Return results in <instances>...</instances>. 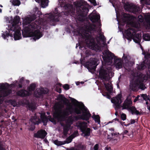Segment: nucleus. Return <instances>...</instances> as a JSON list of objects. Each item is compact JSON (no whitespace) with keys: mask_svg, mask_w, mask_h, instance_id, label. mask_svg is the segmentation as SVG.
<instances>
[{"mask_svg":"<svg viewBox=\"0 0 150 150\" xmlns=\"http://www.w3.org/2000/svg\"><path fill=\"white\" fill-rule=\"evenodd\" d=\"M71 107H68L64 110L63 112V114L64 117H67L69 115V111L68 110H71Z\"/></svg>","mask_w":150,"mask_h":150,"instance_id":"33","label":"nucleus"},{"mask_svg":"<svg viewBox=\"0 0 150 150\" xmlns=\"http://www.w3.org/2000/svg\"><path fill=\"white\" fill-rule=\"evenodd\" d=\"M0 89L2 90L6 89V88L5 84L3 83H0Z\"/></svg>","mask_w":150,"mask_h":150,"instance_id":"48","label":"nucleus"},{"mask_svg":"<svg viewBox=\"0 0 150 150\" xmlns=\"http://www.w3.org/2000/svg\"><path fill=\"white\" fill-rule=\"evenodd\" d=\"M74 120L76 121L75 120V118L74 117V116L72 117V115L70 116L69 117L66 123H68L70 125L72 124Z\"/></svg>","mask_w":150,"mask_h":150,"instance_id":"35","label":"nucleus"},{"mask_svg":"<svg viewBox=\"0 0 150 150\" xmlns=\"http://www.w3.org/2000/svg\"><path fill=\"white\" fill-rule=\"evenodd\" d=\"M129 109L131 111L132 114H135L137 115H140L139 111L137 110L134 107H130Z\"/></svg>","mask_w":150,"mask_h":150,"instance_id":"29","label":"nucleus"},{"mask_svg":"<svg viewBox=\"0 0 150 150\" xmlns=\"http://www.w3.org/2000/svg\"><path fill=\"white\" fill-rule=\"evenodd\" d=\"M61 125L63 127V135L62 136V137L63 138H64V137L66 136L67 135L69 129L70 125L69 123H66V124H64L62 123H61Z\"/></svg>","mask_w":150,"mask_h":150,"instance_id":"14","label":"nucleus"},{"mask_svg":"<svg viewBox=\"0 0 150 150\" xmlns=\"http://www.w3.org/2000/svg\"><path fill=\"white\" fill-rule=\"evenodd\" d=\"M140 97V96L139 95H138L134 99V102L135 103L136 102H137V100H138L139 101L140 99H139V98Z\"/></svg>","mask_w":150,"mask_h":150,"instance_id":"61","label":"nucleus"},{"mask_svg":"<svg viewBox=\"0 0 150 150\" xmlns=\"http://www.w3.org/2000/svg\"><path fill=\"white\" fill-rule=\"evenodd\" d=\"M87 3L84 0H81L78 1L76 6L78 8L80 13L77 16L78 20L80 21H83V18L86 16L88 12L89 11L88 9L86 6Z\"/></svg>","mask_w":150,"mask_h":150,"instance_id":"4","label":"nucleus"},{"mask_svg":"<svg viewBox=\"0 0 150 150\" xmlns=\"http://www.w3.org/2000/svg\"><path fill=\"white\" fill-rule=\"evenodd\" d=\"M45 93L46 91L43 89H41L38 92V95H39V96H42L43 94Z\"/></svg>","mask_w":150,"mask_h":150,"instance_id":"47","label":"nucleus"},{"mask_svg":"<svg viewBox=\"0 0 150 150\" xmlns=\"http://www.w3.org/2000/svg\"><path fill=\"white\" fill-rule=\"evenodd\" d=\"M132 104V101L131 98H129L127 97L123 104L122 110L126 109L128 108L129 105Z\"/></svg>","mask_w":150,"mask_h":150,"instance_id":"20","label":"nucleus"},{"mask_svg":"<svg viewBox=\"0 0 150 150\" xmlns=\"http://www.w3.org/2000/svg\"><path fill=\"white\" fill-rule=\"evenodd\" d=\"M87 123L84 122H80L78 123L77 127L80 128L81 132H84L87 127Z\"/></svg>","mask_w":150,"mask_h":150,"instance_id":"27","label":"nucleus"},{"mask_svg":"<svg viewBox=\"0 0 150 150\" xmlns=\"http://www.w3.org/2000/svg\"><path fill=\"white\" fill-rule=\"evenodd\" d=\"M13 35L15 40H19L21 38L20 32L17 28H15L14 30H11V28H9L8 31H6L5 33L2 34V36L4 39L9 36L12 37Z\"/></svg>","mask_w":150,"mask_h":150,"instance_id":"5","label":"nucleus"},{"mask_svg":"<svg viewBox=\"0 0 150 150\" xmlns=\"http://www.w3.org/2000/svg\"><path fill=\"white\" fill-rule=\"evenodd\" d=\"M63 88L66 90H67L69 89V84H66L63 86Z\"/></svg>","mask_w":150,"mask_h":150,"instance_id":"51","label":"nucleus"},{"mask_svg":"<svg viewBox=\"0 0 150 150\" xmlns=\"http://www.w3.org/2000/svg\"><path fill=\"white\" fill-rule=\"evenodd\" d=\"M121 119L123 120H125L126 119V115L124 113H122L121 115Z\"/></svg>","mask_w":150,"mask_h":150,"instance_id":"52","label":"nucleus"},{"mask_svg":"<svg viewBox=\"0 0 150 150\" xmlns=\"http://www.w3.org/2000/svg\"><path fill=\"white\" fill-rule=\"evenodd\" d=\"M141 97L143 99V100H144L145 101H147V100H149L150 101V99L149 98V96H147L146 94H142L141 95Z\"/></svg>","mask_w":150,"mask_h":150,"instance_id":"39","label":"nucleus"},{"mask_svg":"<svg viewBox=\"0 0 150 150\" xmlns=\"http://www.w3.org/2000/svg\"><path fill=\"white\" fill-rule=\"evenodd\" d=\"M48 0H41L40 2L42 7L43 8H45L48 5Z\"/></svg>","mask_w":150,"mask_h":150,"instance_id":"36","label":"nucleus"},{"mask_svg":"<svg viewBox=\"0 0 150 150\" xmlns=\"http://www.w3.org/2000/svg\"><path fill=\"white\" fill-rule=\"evenodd\" d=\"M98 61L99 60L96 58H91L89 61L86 63L85 66L90 71L95 70L98 65L97 63Z\"/></svg>","mask_w":150,"mask_h":150,"instance_id":"6","label":"nucleus"},{"mask_svg":"<svg viewBox=\"0 0 150 150\" xmlns=\"http://www.w3.org/2000/svg\"><path fill=\"white\" fill-rule=\"evenodd\" d=\"M102 58L104 61L107 62H109L112 61L113 58L115 57L114 54L109 50H105L103 52Z\"/></svg>","mask_w":150,"mask_h":150,"instance_id":"8","label":"nucleus"},{"mask_svg":"<svg viewBox=\"0 0 150 150\" xmlns=\"http://www.w3.org/2000/svg\"><path fill=\"white\" fill-rule=\"evenodd\" d=\"M114 64L117 69H119L122 67V63L120 58L115 57L114 58Z\"/></svg>","mask_w":150,"mask_h":150,"instance_id":"15","label":"nucleus"},{"mask_svg":"<svg viewBox=\"0 0 150 150\" xmlns=\"http://www.w3.org/2000/svg\"><path fill=\"white\" fill-rule=\"evenodd\" d=\"M107 139H108L109 140V141H110L111 140L115 141H116V142H117V139H114L112 138V137H110V136L109 135H108Z\"/></svg>","mask_w":150,"mask_h":150,"instance_id":"55","label":"nucleus"},{"mask_svg":"<svg viewBox=\"0 0 150 150\" xmlns=\"http://www.w3.org/2000/svg\"><path fill=\"white\" fill-rule=\"evenodd\" d=\"M104 85L108 92L110 93H111L113 90V88L112 86L110 85V83H106L104 82Z\"/></svg>","mask_w":150,"mask_h":150,"instance_id":"28","label":"nucleus"},{"mask_svg":"<svg viewBox=\"0 0 150 150\" xmlns=\"http://www.w3.org/2000/svg\"><path fill=\"white\" fill-rule=\"evenodd\" d=\"M48 117H49V120L50 121L52 122H55V120L54 119L52 118L51 116H49Z\"/></svg>","mask_w":150,"mask_h":150,"instance_id":"59","label":"nucleus"},{"mask_svg":"<svg viewBox=\"0 0 150 150\" xmlns=\"http://www.w3.org/2000/svg\"><path fill=\"white\" fill-rule=\"evenodd\" d=\"M74 108H72V107H71V110H68L69 111V115H70V114H73L74 113L76 114L74 112Z\"/></svg>","mask_w":150,"mask_h":150,"instance_id":"57","label":"nucleus"},{"mask_svg":"<svg viewBox=\"0 0 150 150\" xmlns=\"http://www.w3.org/2000/svg\"><path fill=\"white\" fill-rule=\"evenodd\" d=\"M59 17L58 15L50 14L49 16V18L51 22H56L59 21Z\"/></svg>","mask_w":150,"mask_h":150,"instance_id":"21","label":"nucleus"},{"mask_svg":"<svg viewBox=\"0 0 150 150\" xmlns=\"http://www.w3.org/2000/svg\"><path fill=\"white\" fill-rule=\"evenodd\" d=\"M96 26L95 24L88 23L86 25L84 35L86 38V43L88 44L89 48L92 50L97 51L100 50V47L96 42L95 38L91 35L92 33L96 31Z\"/></svg>","mask_w":150,"mask_h":150,"instance_id":"2","label":"nucleus"},{"mask_svg":"<svg viewBox=\"0 0 150 150\" xmlns=\"http://www.w3.org/2000/svg\"><path fill=\"white\" fill-rule=\"evenodd\" d=\"M47 133L45 130H40L35 134L34 137L38 138L43 139L47 134Z\"/></svg>","mask_w":150,"mask_h":150,"instance_id":"16","label":"nucleus"},{"mask_svg":"<svg viewBox=\"0 0 150 150\" xmlns=\"http://www.w3.org/2000/svg\"><path fill=\"white\" fill-rule=\"evenodd\" d=\"M74 110V112L76 114L79 115L74 116V117L76 121L82 120L89 122L88 120L91 115L83 103H81V105H79L77 106V107L75 108Z\"/></svg>","mask_w":150,"mask_h":150,"instance_id":"3","label":"nucleus"},{"mask_svg":"<svg viewBox=\"0 0 150 150\" xmlns=\"http://www.w3.org/2000/svg\"><path fill=\"white\" fill-rule=\"evenodd\" d=\"M20 18L18 16H16L14 18V19L13 21L12 25H10L8 27L10 28H11V30H14L16 27V25L18 24L20 21Z\"/></svg>","mask_w":150,"mask_h":150,"instance_id":"13","label":"nucleus"},{"mask_svg":"<svg viewBox=\"0 0 150 150\" xmlns=\"http://www.w3.org/2000/svg\"><path fill=\"white\" fill-rule=\"evenodd\" d=\"M79 135L78 131L77 130L75 131L74 133L71 134L70 136L73 138L78 136Z\"/></svg>","mask_w":150,"mask_h":150,"instance_id":"45","label":"nucleus"},{"mask_svg":"<svg viewBox=\"0 0 150 150\" xmlns=\"http://www.w3.org/2000/svg\"><path fill=\"white\" fill-rule=\"evenodd\" d=\"M84 134V137L89 136L90 135L91 129L89 128L85 129L84 132H82Z\"/></svg>","mask_w":150,"mask_h":150,"instance_id":"31","label":"nucleus"},{"mask_svg":"<svg viewBox=\"0 0 150 150\" xmlns=\"http://www.w3.org/2000/svg\"><path fill=\"white\" fill-rule=\"evenodd\" d=\"M53 116L55 118H57L59 121L62 120V119L63 118V117L62 116L59 117L58 115L55 116L54 115Z\"/></svg>","mask_w":150,"mask_h":150,"instance_id":"58","label":"nucleus"},{"mask_svg":"<svg viewBox=\"0 0 150 150\" xmlns=\"http://www.w3.org/2000/svg\"><path fill=\"white\" fill-rule=\"evenodd\" d=\"M121 103H118V104H115V105L116 106V108L117 109H120V104Z\"/></svg>","mask_w":150,"mask_h":150,"instance_id":"64","label":"nucleus"},{"mask_svg":"<svg viewBox=\"0 0 150 150\" xmlns=\"http://www.w3.org/2000/svg\"><path fill=\"white\" fill-rule=\"evenodd\" d=\"M132 39L136 43H139L141 41V35L139 33H134Z\"/></svg>","mask_w":150,"mask_h":150,"instance_id":"23","label":"nucleus"},{"mask_svg":"<svg viewBox=\"0 0 150 150\" xmlns=\"http://www.w3.org/2000/svg\"><path fill=\"white\" fill-rule=\"evenodd\" d=\"M86 57H88L89 56H91L92 55V52L90 50H87L85 52Z\"/></svg>","mask_w":150,"mask_h":150,"instance_id":"49","label":"nucleus"},{"mask_svg":"<svg viewBox=\"0 0 150 150\" xmlns=\"http://www.w3.org/2000/svg\"><path fill=\"white\" fill-rule=\"evenodd\" d=\"M140 2L142 4L150 5V0H140Z\"/></svg>","mask_w":150,"mask_h":150,"instance_id":"41","label":"nucleus"},{"mask_svg":"<svg viewBox=\"0 0 150 150\" xmlns=\"http://www.w3.org/2000/svg\"><path fill=\"white\" fill-rule=\"evenodd\" d=\"M143 38L145 41H150V35L148 33L144 34L143 35Z\"/></svg>","mask_w":150,"mask_h":150,"instance_id":"37","label":"nucleus"},{"mask_svg":"<svg viewBox=\"0 0 150 150\" xmlns=\"http://www.w3.org/2000/svg\"><path fill=\"white\" fill-rule=\"evenodd\" d=\"M90 20L93 23L97 22L100 19V15H92L91 13L89 16Z\"/></svg>","mask_w":150,"mask_h":150,"instance_id":"26","label":"nucleus"},{"mask_svg":"<svg viewBox=\"0 0 150 150\" xmlns=\"http://www.w3.org/2000/svg\"><path fill=\"white\" fill-rule=\"evenodd\" d=\"M99 73V77L100 79L105 81L109 80L108 71L106 68H104L103 66L101 67L100 68Z\"/></svg>","mask_w":150,"mask_h":150,"instance_id":"9","label":"nucleus"},{"mask_svg":"<svg viewBox=\"0 0 150 150\" xmlns=\"http://www.w3.org/2000/svg\"><path fill=\"white\" fill-rule=\"evenodd\" d=\"M12 3L13 5L17 6H18L21 4L19 0H13Z\"/></svg>","mask_w":150,"mask_h":150,"instance_id":"42","label":"nucleus"},{"mask_svg":"<svg viewBox=\"0 0 150 150\" xmlns=\"http://www.w3.org/2000/svg\"><path fill=\"white\" fill-rule=\"evenodd\" d=\"M138 83L135 81L132 80L130 81L129 88L132 91H137V86Z\"/></svg>","mask_w":150,"mask_h":150,"instance_id":"19","label":"nucleus"},{"mask_svg":"<svg viewBox=\"0 0 150 150\" xmlns=\"http://www.w3.org/2000/svg\"><path fill=\"white\" fill-rule=\"evenodd\" d=\"M92 118L96 122L100 124V117L98 115H93L92 117Z\"/></svg>","mask_w":150,"mask_h":150,"instance_id":"32","label":"nucleus"},{"mask_svg":"<svg viewBox=\"0 0 150 150\" xmlns=\"http://www.w3.org/2000/svg\"><path fill=\"white\" fill-rule=\"evenodd\" d=\"M9 101L11 105L15 107L17 105L16 101L14 100H10Z\"/></svg>","mask_w":150,"mask_h":150,"instance_id":"44","label":"nucleus"},{"mask_svg":"<svg viewBox=\"0 0 150 150\" xmlns=\"http://www.w3.org/2000/svg\"><path fill=\"white\" fill-rule=\"evenodd\" d=\"M122 97V95L121 94H119L116 97L112 99L111 100L112 102L114 104L121 103L122 102L121 99Z\"/></svg>","mask_w":150,"mask_h":150,"instance_id":"17","label":"nucleus"},{"mask_svg":"<svg viewBox=\"0 0 150 150\" xmlns=\"http://www.w3.org/2000/svg\"><path fill=\"white\" fill-rule=\"evenodd\" d=\"M86 149V145L80 143L77 145L75 147H72L70 149H67V150H85Z\"/></svg>","mask_w":150,"mask_h":150,"instance_id":"18","label":"nucleus"},{"mask_svg":"<svg viewBox=\"0 0 150 150\" xmlns=\"http://www.w3.org/2000/svg\"><path fill=\"white\" fill-rule=\"evenodd\" d=\"M36 87V84L35 83H31L28 88V91L30 92L34 91Z\"/></svg>","mask_w":150,"mask_h":150,"instance_id":"34","label":"nucleus"},{"mask_svg":"<svg viewBox=\"0 0 150 150\" xmlns=\"http://www.w3.org/2000/svg\"><path fill=\"white\" fill-rule=\"evenodd\" d=\"M144 57L146 59L150 58V53H147L144 56Z\"/></svg>","mask_w":150,"mask_h":150,"instance_id":"63","label":"nucleus"},{"mask_svg":"<svg viewBox=\"0 0 150 150\" xmlns=\"http://www.w3.org/2000/svg\"><path fill=\"white\" fill-rule=\"evenodd\" d=\"M42 15V13L40 11H37V13L35 12L34 14L30 16V17L26 18L23 21V25H27L29 23H30L32 21H34L37 18L39 17V19L40 15Z\"/></svg>","mask_w":150,"mask_h":150,"instance_id":"7","label":"nucleus"},{"mask_svg":"<svg viewBox=\"0 0 150 150\" xmlns=\"http://www.w3.org/2000/svg\"><path fill=\"white\" fill-rule=\"evenodd\" d=\"M102 95L103 96H105L107 98H108V99H110L111 98V96H110V95L108 92H105V93H103L102 94Z\"/></svg>","mask_w":150,"mask_h":150,"instance_id":"50","label":"nucleus"},{"mask_svg":"<svg viewBox=\"0 0 150 150\" xmlns=\"http://www.w3.org/2000/svg\"><path fill=\"white\" fill-rule=\"evenodd\" d=\"M58 99L59 100L62 101L65 104H67V102L69 101L68 99L62 94H60L59 95Z\"/></svg>","mask_w":150,"mask_h":150,"instance_id":"30","label":"nucleus"},{"mask_svg":"<svg viewBox=\"0 0 150 150\" xmlns=\"http://www.w3.org/2000/svg\"><path fill=\"white\" fill-rule=\"evenodd\" d=\"M145 20L146 22L148 23L149 26H150V15H147L145 16Z\"/></svg>","mask_w":150,"mask_h":150,"instance_id":"43","label":"nucleus"},{"mask_svg":"<svg viewBox=\"0 0 150 150\" xmlns=\"http://www.w3.org/2000/svg\"><path fill=\"white\" fill-rule=\"evenodd\" d=\"M138 18L139 21L141 22H142L143 21V17L142 15H139L138 17Z\"/></svg>","mask_w":150,"mask_h":150,"instance_id":"53","label":"nucleus"},{"mask_svg":"<svg viewBox=\"0 0 150 150\" xmlns=\"http://www.w3.org/2000/svg\"><path fill=\"white\" fill-rule=\"evenodd\" d=\"M1 93L0 98L1 97H5L8 96L12 93V91L10 89H8L6 90H1Z\"/></svg>","mask_w":150,"mask_h":150,"instance_id":"25","label":"nucleus"},{"mask_svg":"<svg viewBox=\"0 0 150 150\" xmlns=\"http://www.w3.org/2000/svg\"><path fill=\"white\" fill-rule=\"evenodd\" d=\"M16 94L18 96L21 97H26L29 95V92L24 89L18 91L16 92Z\"/></svg>","mask_w":150,"mask_h":150,"instance_id":"22","label":"nucleus"},{"mask_svg":"<svg viewBox=\"0 0 150 150\" xmlns=\"http://www.w3.org/2000/svg\"><path fill=\"white\" fill-rule=\"evenodd\" d=\"M145 65L144 64H142L138 67V69L139 70H143L144 69L145 67Z\"/></svg>","mask_w":150,"mask_h":150,"instance_id":"54","label":"nucleus"},{"mask_svg":"<svg viewBox=\"0 0 150 150\" xmlns=\"http://www.w3.org/2000/svg\"><path fill=\"white\" fill-rule=\"evenodd\" d=\"M73 138L71 136H69L67 137L66 141L63 142L65 144H68L71 142Z\"/></svg>","mask_w":150,"mask_h":150,"instance_id":"40","label":"nucleus"},{"mask_svg":"<svg viewBox=\"0 0 150 150\" xmlns=\"http://www.w3.org/2000/svg\"><path fill=\"white\" fill-rule=\"evenodd\" d=\"M125 9L130 10L133 13H136L139 12L140 11V8L139 6L129 4H125Z\"/></svg>","mask_w":150,"mask_h":150,"instance_id":"10","label":"nucleus"},{"mask_svg":"<svg viewBox=\"0 0 150 150\" xmlns=\"http://www.w3.org/2000/svg\"><path fill=\"white\" fill-rule=\"evenodd\" d=\"M53 143L57 146H59L64 145L65 144L63 142L59 141L57 139L54 141Z\"/></svg>","mask_w":150,"mask_h":150,"instance_id":"38","label":"nucleus"},{"mask_svg":"<svg viewBox=\"0 0 150 150\" xmlns=\"http://www.w3.org/2000/svg\"><path fill=\"white\" fill-rule=\"evenodd\" d=\"M136 32L135 30L133 28H129L125 30V33L127 36V38L128 40L131 39L134 33Z\"/></svg>","mask_w":150,"mask_h":150,"instance_id":"12","label":"nucleus"},{"mask_svg":"<svg viewBox=\"0 0 150 150\" xmlns=\"http://www.w3.org/2000/svg\"><path fill=\"white\" fill-rule=\"evenodd\" d=\"M99 148V144H96L94 147V150H98Z\"/></svg>","mask_w":150,"mask_h":150,"instance_id":"62","label":"nucleus"},{"mask_svg":"<svg viewBox=\"0 0 150 150\" xmlns=\"http://www.w3.org/2000/svg\"><path fill=\"white\" fill-rule=\"evenodd\" d=\"M111 134L112 137L113 136L115 137H117L119 136V133L118 132H115V133H112Z\"/></svg>","mask_w":150,"mask_h":150,"instance_id":"60","label":"nucleus"},{"mask_svg":"<svg viewBox=\"0 0 150 150\" xmlns=\"http://www.w3.org/2000/svg\"><path fill=\"white\" fill-rule=\"evenodd\" d=\"M41 120L39 119L38 120H32V122L35 125H39L41 123L42 121V122H47L48 121V119L47 118V115H46L45 113L42 114L40 115Z\"/></svg>","mask_w":150,"mask_h":150,"instance_id":"11","label":"nucleus"},{"mask_svg":"<svg viewBox=\"0 0 150 150\" xmlns=\"http://www.w3.org/2000/svg\"><path fill=\"white\" fill-rule=\"evenodd\" d=\"M99 38L101 40H102L104 42L105 40V38L104 36L103 35H100L99 37Z\"/></svg>","mask_w":150,"mask_h":150,"instance_id":"56","label":"nucleus"},{"mask_svg":"<svg viewBox=\"0 0 150 150\" xmlns=\"http://www.w3.org/2000/svg\"><path fill=\"white\" fill-rule=\"evenodd\" d=\"M39 21L36 20L35 22L29 23L25 27L22 31L23 37H33V39L35 41L39 39L43 36L42 33L39 30L40 29Z\"/></svg>","mask_w":150,"mask_h":150,"instance_id":"1","label":"nucleus"},{"mask_svg":"<svg viewBox=\"0 0 150 150\" xmlns=\"http://www.w3.org/2000/svg\"><path fill=\"white\" fill-rule=\"evenodd\" d=\"M139 88L142 90H144L146 87L145 85L143 83H141L139 84Z\"/></svg>","mask_w":150,"mask_h":150,"instance_id":"46","label":"nucleus"},{"mask_svg":"<svg viewBox=\"0 0 150 150\" xmlns=\"http://www.w3.org/2000/svg\"><path fill=\"white\" fill-rule=\"evenodd\" d=\"M132 19V17L129 14L126 13L123 15L122 21L125 23L130 21Z\"/></svg>","mask_w":150,"mask_h":150,"instance_id":"24","label":"nucleus"}]
</instances>
